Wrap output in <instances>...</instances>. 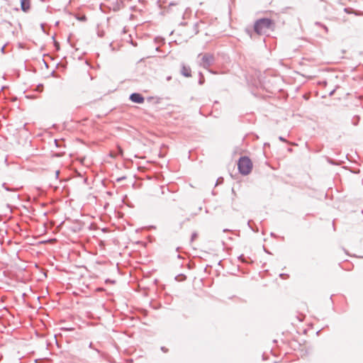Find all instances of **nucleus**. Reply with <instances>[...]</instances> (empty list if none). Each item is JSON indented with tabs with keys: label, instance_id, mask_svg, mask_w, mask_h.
Returning a JSON list of instances; mask_svg holds the SVG:
<instances>
[{
	"label": "nucleus",
	"instance_id": "1",
	"mask_svg": "<svg viewBox=\"0 0 363 363\" xmlns=\"http://www.w3.org/2000/svg\"><path fill=\"white\" fill-rule=\"evenodd\" d=\"M275 27L274 22L269 18L257 19L254 24V31L258 35H262L267 30H273Z\"/></svg>",
	"mask_w": 363,
	"mask_h": 363
},
{
	"label": "nucleus",
	"instance_id": "2",
	"mask_svg": "<svg viewBox=\"0 0 363 363\" xmlns=\"http://www.w3.org/2000/svg\"><path fill=\"white\" fill-rule=\"evenodd\" d=\"M239 172L242 175L249 174L252 169V163L250 159L247 156L241 157L238 162Z\"/></svg>",
	"mask_w": 363,
	"mask_h": 363
},
{
	"label": "nucleus",
	"instance_id": "3",
	"mask_svg": "<svg viewBox=\"0 0 363 363\" xmlns=\"http://www.w3.org/2000/svg\"><path fill=\"white\" fill-rule=\"evenodd\" d=\"M83 223L77 220L72 222H69V231H72L74 233H79L83 227Z\"/></svg>",
	"mask_w": 363,
	"mask_h": 363
},
{
	"label": "nucleus",
	"instance_id": "4",
	"mask_svg": "<svg viewBox=\"0 0 363 363\" xmlns=\"http://www.w3.org/2000/svg\"><path fill=\"white\" fill-rule=\"evenodd\" d=\"M214 62V57L211 54H205L202 57V62L203 67H210Z\"/></svg>",
	"mask_w": 363,
	"mask_h": 363
},
{
	"label": "nucleus",
	"instance_id": "5",
	"mask_svg": "<svg viewBox=\"0 0 363 363\" xmlns=\"http://www.w3.org/2000/svg\"><path fill=\"white\" fill-rule=\"evenodd\" d=\"M129 99L131 101L136 104H143L145 101L144 96L139 93H133L130 95Z\"/></svg>",
	"mask_w": 363,
	"mask_h": 363
},
{
	"label": "nucleus",
	"instance_id": "6",
	"mask_svg": "<svg viewBox=\"0 0 363 363\" xmlns=\"http://www.w3.org/2000/svg\"><path fill=\"white\" fill-rule=\"evenodd\" d=\"M181 74L185 77H190L191 76V69L189 66L185 65L184 63L181 66Z\"/></svg>",
	"mask_w": 363,
	"mask_h": 363
},
{
	"label": "nucleus",
	"instance_id": "7",
	"mask_svg": "<svg viewBox=\"0 0 363 363\" xmlns=\"http://www.w3.org/2000/svg\"><path fill=\"white\" fill-rule=\"evenodd\" d=\"M72 18H74L81 22H84L86 21V17L85 15H80L79 13H72L69 12V22L72 21Z\"/></svg>",
	"mask_w": 363,
	"mask_h": 363
},
{
	"label": "nucleus",
	"instance_id": "8",
	"mask_svg": "<svg viewBox=\"0 0 363 363\" xmlns=\"http://www.w3.org/2000/svg\"><path fill=\"white\" fill-rule=\"evenodd\" d=\"M21 10L27 12L30 9V0H21Z\"/></svg>",
	"mask_w": 363,
	"mask_h": 363
},
{
	"label": "nucleus",
	"instance_id": "9",
	"mask_svg": "<svg viewBox=\"0 0 363 363\" xmlns=\"http://www.w3.org/2000/svg\"><path fill=\"white\" fill-rule=\"evenodd\" d=\"M161 190H162V194H164L166 193V191L167 190L168 192H169V198L168 199L172 201H176V199L174 197V196L172 195V194L171 192H169V189L166 186H162L160 187Z\"/></svg>",
	"mask_w": 363,
	"mask_h": 363
},
{
	"label": "nucleus",
	"instance_id": "10",
	"mask_svg": "<svg viewBox=\"0 0 363 363\" xmlns=\"http://www.w3.org/2000/svg\"><path fill=\"white\" fill-rule=\"evenodd\" d=\"M2 187L7 191H13V192H15L16 191L17 189H11V188H9L7 186H6V183H3L2 184Z\"/></svg>",
	"mask_w": 363,
	"mask_h": 363
},
{
	"label": "nucleus",
	"instance_id": "11",
	"mask_svg": "<svg viewBox=\"0 0 363 363\" xmlns=\"http://www.w3.org/2000/svg\"><path fill=\"white\" fill-rule=\"evenodd\" d=\"M199 84L202 85L204 83V77L201 72H199Z\"/></svg>",
	"mask_w": 363,
	"mask_h": 363
},
{
	"label": "nucleus",
	"instance_id": "12",
	"mask_svg": "<svg viewBox=\"0 0 363 363\" xmlns=\"http://www.w3.org/2000/svg\"><path fill=\"white\" fill-rule=\"evenodd\" d=\"M315 25L317 26H321L322 28H323V29L325 30L326 33L328 32V28L326 26L322 24L320 22H315Z\"/></svg>",
	"mask_w": 363,
	"mask_h": 363
},
{
	"label": "nucleus",
	"instance_id": "13",
	"mask_svg": "<svg viewBox=\"0 0 363 363\" xmlns=\"http://www.w3.org/2000/svg\"><path fill=\"white\" fill-rule=\"evenodd\" d=\"M344 11L347 13H353L354 11L352 8L347 7L344 9Z\"/></svg>",
	"mask_w": 363,
	"mask_h": 363
},
{
	"label": "nucleus",
	"instance_id": "14",
	"mask_svg": "<svg viewBox=\"0 0 363 363\" xmlns=\"http://www.w3.org/2000/svg\"><path fill=\"white\" fill-rule=\"evenodd\" d=\"M198 27H199V24L197 23L194 24L193 29L194 31V34H197L199 33Z\"/></svg>",
	"mask_w": 363,
	"mask_h": 363
},
{
	"label": "nucleus",
	"instance_id": "15",
	"mask_svg": "<svg viewBox=\"0 0 363 363\" xmlns=\"http://www.w3.org/2000/svg\"><path fill=\"white\" fill-rule=\"evenodd\" d=\"M45 360H48V358H40V359H35L34 360V362H35V363H41V362H43V361H45Z\"/></svg>",
	"mask_w": 363,
	"mask_h": 363
},
{
	"label": "nucleus",
	"instance_id": "16",
	"mask_svg": "<svg viewBox=\"0 0 363 363\" xmlns=\"http://www.w3.org/2000/svg\"><path fill=\"white\" fill-rule=\"evenodd\" d=\"M197 233H193L191 234V242H193L196 238H197Z\"/></svg>",
	"mask_w": 363,
	"mask_h": 363
},
{
	"label": "nucleus",
	"instance_id": "17",
	"mask_svg": "<svg viewBox=\"0 0 363 363\" xmlns=\"http://www.w3.org/2000/svg\"><path fill=\"white\" fill-rule=\"evenodd\" d=\"M118 154L120 155H123V149L120 147H117Z\"/></svg>",
	"mask_w": 363,
	"mask_h": 363
},
{
	"label": "nucleus",
	"instance_id": "18",
	"mask_svg": "<svg viewBox=\"0 0 363 363\" xmlns=\"http://www.w3.org/2000/svg\"><path fill=\"white\" fill-rule=\"evenodd\" d=\"M160 350H161L163 352H164V353H167V352H168V351H169V350H168L167 347H165L164 346H162V347H161V348H160Z\"/></svg>",
	"mask_w": 363,
	"mask_h": 363
},
{
	"label": "nucleus",
	"instance_id": "19",
	"mask_svg": "<svg viewBox=\"0 0 363 363\" xmlns=\"http://www.w3.org/2000/svg\"><path fill=\"white\" fill-rule=\"evenodd\" d=\"M104 35V31L101 30V31L98 32L99 37L102 38Z\"/></svg>",
	"mask_w": 363,
	"mask_h": 363
},
{
	"label": "nucleus",
	"instance_id": "20",
	"mask_svg": "<svg viewBox=\"0 0 363 363\" xmlns=\"http://www.w3.org/2000/svg\"><path fill=\"white\" fill-rule=\"evenodd\" d=\"M40 27H41V29L45 33V24L44 23H41L40 24Z\"/></svg>",
	"mask_w": 363,
	"mask_h": 363
},
{
	"label": "nucleus",
	"instance_id": "21",
	"mask_svg": "<svg viewBox=\"0 0 363 363\" xmlns=\"http://www.w3.org/2000/svg\"><path fill=\"white\" fill-rule=\"evenodd\" d=\"M238 259H239L240 260H241L242 262H245V260H244V256H243L242 255H240V256L238 257Z\"/></svg>",
	"mask_w": 363,
	"mask_h": 363
},
{
	"label": "nucleus",
	"instance_id": "22",
	"mask_svg": "<svg viewBox=\"0 0 363 363\" xmlns=\"http://www.w3.org/2000/svg\"><path fill=\"white\" fill-rule=\"evenodd\" d=\"M55 339H56V344H57V347H60V345H59V340H57V335H55Z\"/></svg>",
	"mask_w": 363,
	"mask_h": 363
},
{
	"label": "nucleus",
	"instance_id": "23",
	"mask_svg": "<svg viewBox=\"0 0 363 363\" xmlns=\"http://www.w3.org/2000/svg\"><path fill=\"white\" fill-rule=\"evenodd\" d=\"M223 180V179L222 177L218 178L216 181V184H218L219 182H221Z\"/></svg>",
	"mask_w": 363,
	"mask_h": 363
},
{
	"label": "nucleus",
	"instance_id": "24",
	"mask_svg": "<svg viewBox=\"0 0 363 363\" xmlns=\"http://www.w3.org/2000/svg\"><path fill=\"white\" fill-rule=\"evenodd\" d=\"M5 47H6V45H4V46H2V47H1V52L2 53H4V52H5Z\"/></svg>",
	"mask_w": 363,
	"mask_h": 363
},
{
	"label": "nucleus",
	"instance_id": "25",
	"mask_svg": "<svg viewBox=\"0 0 363 363\" xmlns=\"http://www.w3.org/2000/svg\"><path fill=\"white\" fill-rule=\"evenodd\" d=\"M246 32H247V33L250 36L252 35V31H251L250 29L247 28V29H246Z\"/></svg>",
	"mask_w": 363,
	"mask_h": 363
},
{
	"label": "nucleus",
	"instance_id": "26",
	"mask_svg": "<svg viewBox=\"0 0 363 363\" xmlns=\"http://www.w3.org/2000/svg\"><path fill=\"white\" fill-rule=\"evenodd\" d=\"M279 140H281V141H284V142H285V141H286L285 138H283L282 136H279Z\"/></svg>",
	"mask_w": 363,
	"mask_h": 363
},
{
	"label": "nucleus",
	"instance_id": "27",
	"mask_svg": "<svg viewBox=\"0 0 363 363\" xmlns=\"http://www.w3.org/2000/svg\"><path fill=\"white\" fill-rule=\"evenodd\" d=\"M125 179V177L118 178V179H117V182H121V181H122V180H123V179Z\"/></svg>",
	"mask_w": 363,
	"mask_h": 363
},
{
	"label": "nucleus",
	"instance_id": "28",
	"mask_svg": "<svg viewBox=\"0 0 363 363\" xmlns=\"http://www.w3.org/2000/svg\"><path fill=\"white\" fill-rule=\"evenodd\" d=\"M59 174H60V171H59V170H57V171L55 172V175H56V177H58Z\"/></svg>",
	"mask_w": 363,
	"mask_h": 363
},
{
	"label": "nucleus",
	"instance_id": "29",
	"mask_svg": "<svg viewBox=\"0 0 363 363\" xmlns=\"http://www.w3.org/2000/svg\"><path fill=\"white\" fill-rule=\"evenodd\" d=\"M201 210H202V206H199V208H198V211H201Z\"/></svg>",
	"mask_w": 363,
	"mask_h": 363
},
{
	"label": "nucleus",
	"instance_id": "30",
	"mask_svg": "<svg viewBox=\"0 0 363 363\" xmlns=\"http://www.w3.org/2000/svg\"><path fill=\"white\" fill-rule=\"evenodd\" d=\"M107 281H110V283H115V281H111V280H109V279H107V280H106V282H107Z\"/></svg>",
	"mask_w": 363,
	"mask_h": 363
},
{
	"label": "nucleus",
	"instance_id": "31",
	"mask_svg": "<svg viewBox=\"0 0 363 363\" xmlns=\"http://www.w3.org/2000/svg\"><path fill=\"white\" fill-rule=\"evenodd\" d=\"M14 197H16L17 199H19V195H16V194H15V195H14Z\"/></svg>",
	"mask_w": 363,
	"mask_h": 363
},
{
	"label": "nucleus",
	"instance_id": "32",
	"mask_svg": "<svg viewBox=\"0 0 363 363\" xmlns=\"http://www.w3.org/2000/svg\"><path fill=\"white\" fill-rule=\"evenodd\" d=\"M167 80H170V79H171V77H168L167 78Z\"/></svg>",
	"mask_w": 363,
	"mask_h": 363
},
{
	"label": "nucleus",
	"instance_id": "33",
	"mask_svg": "<svg viewBox=\"0 0 363 363\" xmlns=\"http://www.w3.org/2000/svg\"><path fill=\"white\" fill-rule=\"evenodd\" d=\"M250 220L248 221L247 224H248L249 227L251 228L250 225Z\"/></svg>",
	"mask_w": 363,
	"mask_h": 363
},
{
	"label": "nucleus",
	"instance_id": "34",
	"mask_svg": "<svg viewBox=\"0 0 363 363\" xmlns=\"http://www.w3.org/2000/svg\"><path fill=\"white\" fill-rule=\"evenodd\" d=\"M182 224H183V223H180V227H179L180 228H182Z\"/></svg>",
	"mask_w": 363,
	"mask_h": 363
},
{
	"label": "nucleus",
	"instance_id": "35",
	"mask_svg": "<svg viewBox=\"0 0 363 363\" xmlns=\"http://www.w3.org/2000/svg\"><path fill=\"white\" fill-rule=\"evenodd\" d=\"M42 86H43V85H42V84H39V85H38V88L42 87Z\"/></svg>",
	"mask_w": 363,
	"mask_h": 363
},
{
	"label": "nucleus",
	"instance_id": "36",
	"mask_svg": "<svg viewBox=\"0 0 363 363\" xmlns=\"http://www.w3.org/2000/svg\"><path fill=\"white\" fill-rule=\"evenodd\" d=\"M172 5H175V4L170 3V4H169V6H172Z\"/></svg>",
	"mask_w": 363,
	"mask_h": 363
},
{
	"label": "nucleus",
	"instance_id": "37",
	"mask_svg": "<svg viewBox=\"0 0 363 363\" xmlns=\"http://www.w3.org/2000/svg\"><path fill=\"white\" fill-rule=\"evenodd\" d=\"M197 214H198V213H197V212H196V213H194L193 215H194V216H196V215H197Z\"/></svg>",
	"mask_w": 363,
	"mask_h": 363
},
{
	"label": "nucleus",
	"instance_id": "38",
	"mask_svg": "<svg viewBox=\"0 0 363 363\" xmlns=\"http://www.w3.org/2000/svg\"><path fill=\"white\" fill-rule=\"evenodd\" d=\"M333 92H334V91H332L330 94L332 95L333 94Z\"/></svg>",
	"mask_w": 363,
	"mask_h": 363
},
{
	"label": "nucleus",
	"instance_id": "39",
	"mask_svg": "<svg viewBox=\"0 0 363 363\" xmlns=\"http://www.w3.org/2000/svg\"><path fill=\"white\" fill-rule=\"evenodd\" d=\"M228 229H224V230H223V231H224V232H226V231H228Z\"/></svg>",
	"mask_w": 363,
	"mask_h": 363
},
{
	"label": "nucleus",
	"instance_id": "40",
	"mask_svg": "<svg viewBox=\"0 0 363 363\" xmlns=\"http://www.w3.org/2000/svg\"><path fill=\"white\" fill-rule=\"evenodd\" d=\"M272 236H274V234L273 233H271Z\"/></svg>",
	"mask_w": 363,
	"mask_h": 363
}]
</instances>
